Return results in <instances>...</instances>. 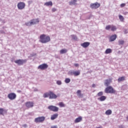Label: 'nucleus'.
<instances>
[{
	"label": "nucleus",
	"instance_id": "nucleus-17",
	"mask_svg": "<svg viewBox=\"0 0 128 128\" xmlns=\"http://www.w3.org/2000/svg\"><path fill=\"white\" fill-rule=\"evenodd\" d=\"M58 114H54L53 115H52L51 116L50 120H56V118H58Z\"/></svg>",
	"mask_w": 128,
	"mask_h": 128
},
{
	"label": "nucleus",
	"instance_id": "nucleus-32",
	"mask_svg": "<svg viewBox=\"0 0 128 128\" xmlns=\"http://www.w3.org/2000/svg\"><path fill=\"white\" fill-rule=\"evenodd\" d=\"M72 40H78V37L76 35L72 34Z\"/></svg>",
	"mask_w": 128,
	"mask_h": 128
},
{
	"label": "nucleus",
	"instance_id": "nucleus-44",
	"mask_svg": "<svg viewBox=\"0 0 128 128\" xmlns=\"http://www.w3.org/2000/svg\"><path fill=\"white\" fill-rule=\"evenodd\" d=\"M22 126H24V128H28V125L26 124H24L22 125Z\"/></svg>",
	"mask_w": 128,
	"mask_h": 128
},
{
	"label": "nucleus",
	"instance_id": "nucleus-5",
	"mask_svg": "<svg viewBox=\"0 0 128 128\" xmlns=\"http://www.w3.org/2000/svg\"><path fill=\"white\" fill-rule=\"evenodd\" d=\"M44 120H46V117L42 116H40L36 118L34 120V122H35L38 124V123L42 122H44Z\"/></svg>",
	"mask_w": 128,
	"mask_h": 128
},
{
	"label": "nucleus",
	"instance_id": "nucleus-40",
	"mask_svg": "<svg viewBox=\"0 0 128 128\" xmlns=\"http://www.w3.org/2000/svg\"><path fill=\"white\" fill-rule=\"evenodd\" d=\"M118 128H124V125L118 126Z\"/></svg>",
	"mask_w": 128,
	"mask_h": 128
},
{
	"label": "nucleus",
	"instance_id": "nucleus-35",
	"mask_svg": "<svg viewBox=\"0 0 128 128\" xmlns=\"http://www.w3.org/2000/svg\"><path fill=\"white\" fill-rule=\"evenodd\" d=\"M4 108H0V116H4Z\"/></svg>",
	"mask_w": 128,
	"mask_h": 128
},
{
	"label": "nucleus",
	"instance_id": "nucleus-13",
	"mask_svg": "<svg viewBox=\"0 0 128 128\" xmlns=\"http://www.w3.org/2000/svg\"><path fill=\"white\" fill-rule=\"evenodd\" d=\"M90 44V42H84L83 44H81V46L86 48H88V46Z\"/></svg>",
	"mask_w": 128,
	"mask_h": 128
},
{
	"label": "nucleus",
	"instance_id": "nucleus-11",
	"mask_svg": "<svg viewBox=\"0 0 128 128\" xmlns=\"http://www.w3.org/2000/svg\"><path fill=\"white\" fill-rule=\"evenodd\" d=\"M58 98V96L54 94L52 92L50 91V100H56Z\"/></svg>",
	"mask_w": 128,
	"mask_h": 128
},
{
	"label": "nucleus",
	"instance_id": "nucleus-2",
	"mask_svg": "<svg viewBox=\"0 0 128 128\" xmlns=\"http://www.w3.org/2000/svg\"><path fill=\"white\" fill-rule=\"evenodd\" d=\"M106 94H116V90L114 89V88L112 86H108L104 90Z\"/></svg>",
	"mask_w": 128,
	"mask_h": 128
},
{
	"label": "nucleus",
	"instance_id": "nucleus-45",
	"mask_svg": "<svg viewBox=\"0 0 128 128\" xmlns=\"http://www.w3.org/2000/svg\"><path fill=\"white\" fill-rule=\"evenodd\" d=\"M38 90L35 88L34 90V92H38Z\"/></svg>",
	"mask_w": 128,
	"mask_h": 128
},
{
	"label": "nucleus",
	"instance_id": "nucleus-29",
	"mask_svg": "<svg viewBox=\"0 0 128 128\" xmlns=\"http://www.w3.org/2000/svg\"><path fill=\"white\" fill-rule=\"evenodd\" d=\"M106 114L107 116H110V114H112V110H107L106 112Z\"/></svg>",
	"mask_w": 128,
	"mask_h": 128
},
{
	"label": "nucleus",
	"instance_id": "nucleus-41",
	"mask_svg": "<svg viewBox=\"0 0 128 128\" xmlns=\"http://www.w3.org/2000/svg\"><path fill=\"white\" fill-rule=\"evenodd\" d=\"M124 6H126V4L124 3V4H120V7L121 8H124Z\"/></svg>",
	"mask_w": 128,
	"mask_h": 128
},
{
	"label": "nucleus",
	"instance_id": "nucleus-10",
	"mask_svg": "<svg viewBox=\"0 0 128 128\" xmlns=\"http://www.w3.org/2000/svg\"><path fill=\"white\" fill-rule=\"evenodd\" d=\"M17 6L18 10H24V7L26 6V4H24V2H20L18 3Z\"/></svg>",
	"mask_w": 128,
	"mask_h": 128
},
{
	"label": "nucleus",
	"instance_id": "nucleus-43",
	"mask_svg": "<svg viewBox=\"0 0 128 128\" xmlns=\"http://www.w3.org/2000/svg\"><path fill=\"white\" fill-rule=\"evenodd\" d=\"M50 128H58V126H53L50 127Z\"/></svg>",
	"mask_w": 128,
	"mask_h": 128
},
{
	"label": "nucleus",
	"instance_id": "nucleus-37",
	"mask_svg": "<svg viewBox=\"0 0 128 128\" xmlns=\"http://www.w3.org/2000/svg\"><path fill=\"white\" fill-rule=\"evenodd\" d=\"M119 18L121 22H124V16L122 15L119 16Z\"/></svg>",
	"mask_w": 128,
	"mask_h": 128
},
{
	"label": "nucleus",
	"instance_id": "nucleus-15",
	"mask_svg": "<svg viewBox=\"0 0 128 128\" xmlns=\"http://www.w3.org/2000/svg\"><path fill=\"white\" fill-rule=\"evenodd\" d=\"M98 100L100 102H104L106 100V97L104 96H101L100 98H98Z\"/></svg>",
	"mask_w": 128,
	"mask_h": 128
},
{
	"label": "nucleus",
	"instance_id": "nucleus-30",
	"mask_svg": "<svg viewBox=\"0 0 128 128\" xmlns=\"http://www.w3.org/2000/svg\"><path fill=\"white\" fill-rule=\"evenodd\" d=\"M118 42L119 44V46H123L124 44V41L123 40H119L118 41Z\"/></svg>",
	"mask_w": 128,
	"mask_h": 128
},
{
	"label": "nucleus",
	"instance_id": "nucleus-49",
	"mask_svg": "<svg viewBox=\"0 0 128 128\" xmlns=\"http://www.w3.org/2000/svg\"><path fill=\"white\" fill-rule=\"evenodd\" d=\"M126 120H128V116L126 117Z\"/></svg>",
	"mask_w": 128,
	"mask_h": 128
},
{
	"label": "nucleus",
	"instance_id": "nucleus-23",
	"mask_svg": "<svg viewBox=\"0 0 128 128\" xmlns=\"http://www.w3.org/2000/svg\"><path fill=\"white\" fill-rule=\"evenodd\" d=\"M40 20L38 19H33L32 20V24H38Z\"/></svg>",
	"mask_w": 128,
	"mask_h": 128
},
{
	"label": "nucleus",
	"instance_id": "nucleus-22",
	"mask_svg": "<svg viewBox=\"0 0 128 128\" xmlns=\"http://www.w3.org/2000/svg\"><path fill=\"white\" fill-rule=\"evenodd\" d=\"M68 52V50L66 49H62L60 50V54H66Z\"/></svg>",
	"mask_w": 128,
	"mask_h": 128
},
{
	"label": "nucleus",
	"instance_id": "nucleus-31",
	"mask_svg": "<svg viewBox=\"0 0 128 128\" xmlns=\"http://www.w3.org/2000/svg\"><path fill=\"white\" fill-rule=\"evenodd\" d=\"M59 106L60 108H64V106H66V104H64L62 102H60L59 103Z\"/></svg>",
	"mask_w": 128,
	"mask_h": 128
},
{
	"label": "nucleus",
	"instance_id": "nucleus-18",
	"mask_svg": "<svg viewBox=\"0 0 128 128\" xmlns=\"http://www.w3.org/2000/svg\"><path fill=\"white\" fill-rule=\"evenodd\" d=\"M76 2H78V0H73L71 2H68L70 6H76Z\"/></svg>",
	"mask_w": 128,
	"mask_h": 128
},
{
	"label": "nucleus",
	"instance_id": "nucleus-24",
	"mask_svg": "<svg viewBox=\"0 0 128 128\" xmlns=\"http://www.w3.org/2000/svg\"><path fill=\"white\" fill-rule=\"evenodd\" d=\"M76 94L78 96H80V98L82 96V91L80 90H77Z\"/></svg>",
	"mask_w": 128,
	"mask_h": 128
},
{
	"label": "nucleus",
	"instance_id": "nucleus-6",
	"mask_svg": "<svg viewBox=\"0 0 128 128\" xmlns=\"http://www.w3.org/2000/svg\"><path fill=\"white\" fill-rule=\"evenodd\" d=\"M112 82V78H108V79H106L104 81V86H108Z\"/></svg>",
	"mask_w": 128,
	"mask_h": 128
},
{
	"label": "nucleus",
	"instance_id": "nucleus-26",
	"mask_svg": "<svg viewBox=\"0 0 128 128\" xmlns=\"http://www.w3.org/2000/svg\"><path fill=\"white\" fill-rule=\"evenodd\" d=\"M74 70H70L68 72V74H69V76H74Z\"/></svg>",
	"mask_w": 128,
	"mask_h": 128
},
{
	"label": "nucleus",
	"instance_id": "nucleus-27",
	"mask_svg": "<svg viewBox=\"0 0 128 128\" xmlns=\"http://www.w3.org/2000/svg\"><path fill=\"white\" fill-rule=\"evenodd\" d=\"M111 30L112 32H116V26H111Z\"/></svg>",
	"mask_w": 128,
	"mask_h": 128
},
{
	"label": "nucleus",
	"instance_id": "nucleus-42",
	"mask_svg": "<svg viewBox=\"0 0 128 128\" xmlns=\"http://www.w3.org/2000/svg\"><path fill=\"white\" fill-rule=\"evenodd\" d=\"M74 66L78 68V66H80V64H74Z\"/></svg>",
	"mask_w": 128,
	"mask_h": 128
},
{
	"label": "nucleus",
	"instance_id": "nucleus-12",
	"mask_svg": "<svg viewBox=\"0 0 128 128\" xmlns=\"http://www.w3.org/2000/svg\"><path fill=\"white\" fill-rule=\"evenodd\" d=\"M116 34H114L110 38V42H114L116 40Z\"/></svg>",
	"mask_w": 128,
	"mask_h": 128
},
{
	"label": "nucleus",
	"instance_id": "nucleus-4",
	"mask_svg": "<svg viewBox=\"0 0 128 128\" xmlns=\"http://www.w3.org/2000/svg\"><path fill=\"white\" fill-rule=\"evenodd\" d=\"M100 6V4L98 3V2L90 4V8H92V10H96V8H98Z\"/></svg>",
	"mask_w": 128,
	"mask_h": 128
},
{
	"label": "nucleus",
	"instance_id": "nucleus-20",
	"mask_svg": "<svg viewBox=\"0 0 128 128\" xmlns=\"http://www.w3.org/2000/svg\"><path fill=\"white\" fill-rule=\"evenodd\" d=\"M124 80H126V77H124V76L120 77L118 80V82H124Z\"/></svg>",
	"mask_w": 128,
	"mask_h": 128
},
{
	"label": "nucleus",
	"instance_id": "nucleus-19",
	"mask_svg": "<svg viewBox=\"0 0 128 128\" xmlns=\"http://www.w3.org/2000/svg\"><path fill=\"white\" fill-rule=\"evenodd\" d=\"M44 6H52V1H50L49 2H46L44 3Z\"/></svg>",
	"mask_w": 128,
	"mask_h": 128
},
{
	"label": "nucleus",
	"instance_id": "nucleus-33",
	"mask_svg": "<svg viewBox=\"0 0 128 128\" xmlns=\"http://www.w3.org/2000/svg\"><path fill=\"white\" fill-rule=\"evenodd\" d=\"M64 82L66 84H70V78H66Z\"/></svg>",
	"mask_w": 128,
	"mask_h": 128
},
{
	"label": "nucleus",
	"instance_id": "nucleus-46",
	"mask_svg": "<svg viewBox=\"0 0 128 128\" xmlns=\"http://www.w3.org/2000/svg\"><path fill=\"white\" fill-rule=\"evenodd\" d=\"M53 12H56V8H54L52 10Z\"/></svg>",
	"mask_w": 128,
	"mask_h": 128
},
{
	"label": "nucleus",
	"instance_id": "nucleus-39",
	"mask_svg": "<svg viewBox=\"0 0 128 128\" xmlns=\"http://www.w3.org/2000/svg\"><path fill=\"white\" fill-rule=\"evenodd\" d=\"M56 84L58 86H60L62 84V81L58 80L56 81Z\"/></svg>",
	"mask_w": 128,
	"mask_h": 128
},
{
	"label": "nucleus",
	"instance_id": "nucleus-47",
	"mask_svg": "<svg viewBox=\"0 0 128 128\" xmlns=\"http://www.w3.org/2000/svg\"><path fill=\"white\" fill-rule=\"evenodd\" d=\"M94 84H93L92 85V88H94Z\"/></svg>",
	"mask_w": 128,
	"mask_h": 128
},
{
	"label": "nucleus",
	"instance_id": "nucleus-21",
	"mask_svg": "<svg viewBox=\"0 0 128 128\" xmlns=\"http://www.w3.org/2000/svg\"><path fill=\"white\" fill-rule=\"evenodd\" d=\"M80 70H74V76H80Z\"/></svg>",
	"mask_w": 128,
	"mask_h": 128
},
{
	"label": "nucleus",
	"instance_id": "nucleus-50",
	"mask_svg": "<svg viewBox=\"0 0 128 128\" xmlns=\"http://www.w3.org/2000/svg\"><path fill=\"white\" fill-rule=\"evenodd\" d=\"M33 56H34V54H33Z\"/></svg>",
	"mask_w": 128,
	"mask_h": 128
},
{
	"label": "nucleus",
	"instance_id": "nucleus-16",
	"mask_svg": "<svg viewBox=\"0 0 128 128\" xmlns=\"http://www.w3.org/2000/svg\"><path fill=\"white\" fill-rule=\"evenodd\" d=\"M26 108H32V102H28L26 104Z\"/></svg>",
	"mask_w": 128,
	"mask_h": 128
},
{
	"label": "nucleus",
	"instance_id": "nucleus-3",
	"mask_svg": "<svg viewBox=\"0 0 128 128\" xmlns=\"http://www.w3.org/2000/svg\"><path fill=\"white\" fill-rule=\"evenodd\" d=\"M28 61V60H26V59L25 60H16L14 61L15 64H18V66H22V64H26V62Z\"/></svg>",
	"mask_w": 128,
	"mask_h": 128
},
{
	"label": "nucleus",
	"instance_id": "nucleus-14",
	"mask_svg": "<svg viewBox=\"0 0 128 128\" xmlns=\"http://www.w3.org/2000/svg\"><path fill=\"white\" fill-rule=\"evenodd\" d=\"M82 120V116H80L75 119L74 122L75 124H78V122H80Z\"/></svg>",
	"mask_w": 128,
	"mask_h": 128
},
{
	"label": "nucleus",
	"instance_id": "nucleus-8",
	"mask_svg": "<svg viewBox=\"0 0 128 128\" xmlns=\"http://www.w3.org/2000/svg\"><path fill=\"white\" fill-rule=\"evenodd\" d=\"M48 110H52V112H58V108L56 106H48Z\"/></svg>",
	"mask_w": 128,
	"mask_h": 128
},
{
	"label": "nucleus",
	"instance_id": "nucleus-36",
	"mask_svg": "<svg viewBox=\"0 0 128 128\" xmlns=\"http://www.w3.org/2000/svg\"><path fill=\"white\" fill-rule=\"evenodd\" d=\"M32 21L31 20L30 22H28L26 23V25L27 26H32Z\"/></svg>",
	"mask_w": 128,
	"mask_h": 128
},
{
	"label": "nucleus",
	"instance_id": "nucleus-9",
	"mask_svg": "<svg viewBox=\"0 0 128 128\" xmlns=\"http://www.w3.org/2000/svg\"><path fill=\"white\" fill-rule=\"evenodd\" d=\"M48 68V65L46 64H42L38 66V70H46Z\"/></svg>",
	"mask_w": 128,
	"mask_h": 128
},
{
	"label": "nucleus",
	"instance_id": "nucleus-34",
	"mask_svg": "<svg viewBox=\"0 0 128 128\" xmlns=\"http://www.w3.org/2000/svg\"><path fill=\"white\" fill-rule=\"evenodd\" d=\"M111 28H112V25H108L106 26L105 30H110Z\"/></svg>",
	"mask_w": 128,
	"mask_h": 128
},
{
	"label": "nucleus",
	"instance_id": "nucleus-28",
	"mask_svg": "<svg viewBox=\"0 0 128 128\" xmlns=\"http://www.w3.org/2000/svg\"><path fill=\"white\" fill-rule=\"evenodd\" d=\"M50 96V92H46L43 94V97L44 98H48Z\"/></svg>",
	"mask_w": 128,
	"mask_h": 128
},
{
	"label": "nucleus",
	"instance_id": "nucleus-38",
	"mask_svg": "<svg viewBox=\"0 0 128 128\" xmlns=\"http://www.w3.org/2000/svg\"><path fill=\"white\" fill-rule=\"evenodd\" d=\"M102 94H104L102 92H100L98 93V94H97L98 96H102Z\"/></svg>",
	"mask_w": 128,
	"mask_h": 128
},
{
	"label": "nucleus",
	"instance_id": "nucleus-25",
	"mask_svg": "<svg viewBox=\"0 0 128 128\" xmlns=\"http://www.w3.org/2000/svg\"><path fill=\"white\" fill-rule=\"evenodd\" d=\"M112 52V49L110 48H108L106 50L105 53L106 54H110Z\"/></svg>",
	"mask_w": 128,
	"mask_h": 128
},
{
	"label": "nucleus",
	"instance_id": "nucleus-7",
	"mask_svg": "<svg viewBox=\"0 0 128 128\" xmlns=\"http://www.w3.org/2000/svg\"><path fill=\"white\" fill-rule=\"evenodd\" d=\"M8 98H9V100H16V94L14 92L10 93L8 94Z\"/></svg>",
	"mask_w": 128,
	"mask_h": 128
},
{
	"label": "nucleus",
	"instance_id": "nucleus-48",
	"mask_svg": "<svg viewBox=\"0 0 128 128\" xmlns=\"http://www.w3.org/2000/svg\"><path fill=\"white\" fill-rule=\"evenodd\" d=\"M94 84H93L92 85V88H94Z\"/></svg>",
	"mask_w": 128,
	"mask_h": 128
},
{
	"label": "nucleus",
	"instance_id": "nucleus-1",
	"mask_svg": "<svg viewBox=\"0 0 128 128\" xmlns=\"http://www.w3.org/2000/svg\"><path fill=\"white\" fill-rule=\"evenodd\" d=\"M40 42L42 44H46L48 42H50V36H46V34H43L40 36Z\"/></svg>",
	"mask_w": 128,
	"mask_h": 128
}]
</instances>
